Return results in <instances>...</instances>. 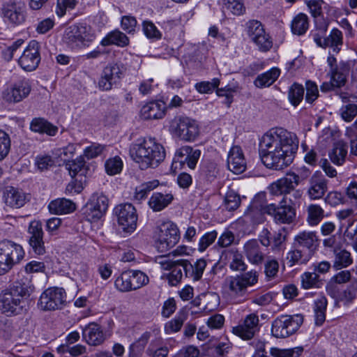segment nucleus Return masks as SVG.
I'll list each match as a JSON object with an SVG mask.
<instances>
[{
	"mask_svg": "<svg viewBox=\"0 0 357 357\" xmlns=\"http://www.w3.org/2000/svg\"><path fill=\"white\" fill-rule=\"evenodd\" d=\"M31 86L26 80H21L8 88L3 93V99L8 102H19L28 96Z\"/></svg>",
	"mask_w": 357,
	"mask_h": 357,
	"instance_id": "obj_22",
	"label": "nucleus"
},
{
	"mask_svg": "<svg viewBox=\"0 0 357 357\" xmlns=\"http://www.w3.org/2000/svg\"><path fill=\"white\" fill-rule=\"evenodd\" d=\"M108 208V199L102 192H94L84 208V215L89 222L99 220Z\"/></svg>",
	"mask_w": 357,
	"mask_h": 357,
	"instance_id": "obj_12",
	"label": "nucleus"
},
{
	"mask_svg": "<svg viewBox=\"0 0 357 357\" xmlns=\"http://www.w3.org/2000/svg\"><path fill=\"white\" fill-rule=\"evenodd\" d=\"M85 162L83 159L79 158L75 160L68 161L65 164V168L68 171L72 178L76 176L84 169Z\"/></svg>",
	"mask_w": 357,
	"mask_h": 357,
	"instance_id": "obj_61",
	"label": "nucleus"
},
{
	"mask_svg": "<svg viewBox=\"0 0 357 357\" xmlns=\"http://www.w3.org/2000/svg\"><path fill=\"white\" fill-rule=\"evenodd\" d=\"M260 146V156L264 165L269 169L281 170L293 162L298 140L295 134L277 128L263 135Z\"/></svg>",
	"mask_w": 357,
	"mask_h": 357,
	"instance_id": "obj_1",
	"label": "nucleus"
},
{
	"mask_svg": "<svg viewBox=\"0 0 357 357\" xmlns=\"http://www.w3.org/2000/svg\"><path fill=\"white\" fill-rule=\"evenodd\" d=\"M40 61L39 44L31 40L18 59V63L22 69L30 72L36 69Z\"/></svg>",
	"mask_w": 357,
	"mask_h": 357,
	"instance_id": "obj_20",
	"label": "nucleus"
},
{
	"mask_svg": "<svg viewBox=\"0 0 357 357\" xmlns=\"http://www.w3.org/2000/svg\"><path fill=\"white\" fill-rule=\"evenodd\" d=\"M166 107L162 101H152L145 104L140 110L141 117L145 120L160 119L165 114Z\"/></svg>",
	"mask_w": 357,
	"mask_h": 357,
	"instance_id": "obj_30",
	"label": "nucleus"
},
{
	"mask_svg": "<svg viewBox=\"0 0 357 357\" xmlns=\"http://www.w3.org/2000/svg\"><path fill=\"white\" fill-rule=\"evenodd\" d=\"M24 255L22 247L10 241L0 242V275L8 273Z\"/></svg>",
	"mask_w": 357,
	"mask_h": 357,
	"instance_id": "obj_6",
	"label": "nucleus"
},
{
	"mask_svg": "<svg viewBox=\"0 0 357 357\" xmlns=\"http://www.w3.org/2000/svg\"><path fill=\"white\" fill-rule=\"evenodd\" d=\"M159 264L164 270H169L171 272L167 274V279L169 284L171 286L177 285L183 278L182 266L180 264V259H162Z\"/></svg>",
	"mask_w": 357,
	"mask_h": 357,
	"instance_id": "obj_28",
	"label": "nucleus"
},
{
	"mask_svg": "<svg viewBox=\"0 0 357 357\" xmlns=\"http://www.w3.org/2000/svg\"><path fill=\"white\" fill-rule=\"evenodd\" d=\"M128 274L130 278L133 291L147 284L149 282V277L141 271L128 270Z\"/></svg>",
	"mask_w": 357,
	"mask_h": 357,
	"instance_id": "obj_48",
	"label": "nucleus"
},
{
	"mask_svg": "<svg viewBox=\"0 0 357 357\" xmlns=\"http://www.w3.org/2000/svg\"><path fill=\"white\" fill-rule=\"evenodd\" d=\"M114 213L117 216L119 225L128 233L133 232L137 227V215L131 204H120L115 207Z\"/></svg>",
	"mask_w": 357,
	"mask_h": 357,
	"instance_id": "obj_15",
	"label": "nucleus"
},
{
	"mask_svg": "<svg viewBox=\"0 0 357 357\" xmlns=\"http://www.w3.org/2000/svg\"><path fill=\"white\" fill-rule=\"evenodd\" d=\"M299 182L298 175L294 172L288 173L284 177L273 183L269 187V190L273 195H283L287 200V195L295 190Z\"/></svg>",
	"mask_w": 357,
	"mask_h": 357,
	"instance_id": "obj_19",
	"label": "nucleus"
},
{
	"mask_svg": "<svg viewBox=\"0 0 357 357\" xmlns=\"http://www.w3.org/2000/svg\"><path fill=\"white\" fill-rule=\"evenodd\" d=\"M171 128L178 137L186 142L195 140L199 133L197 123L188 117L175 119L172 123Z\"/></svg>",
	"mask_w": 357,
	"mask_h": 357,
	"instance_id": "obj_10",
	"label": "nucleus"
},
{
	"mask_svg": "<svg viewBox=\"0 0 357 357\" xmlns=\"http://www.w3.org/2000/svg\"><path fill=\"white\" fill-rule=\"evenodd\" d=\"M48 208L51 213L62 215L73 213L76 208V205L70 199L59 198L52 201L48 205Z\"/></svg>",
	"mask_w": 357,
	"mask_h": 357,
	"instance_id": "obj_32",
	"label": "nucleus"
},
{
	"mask_svg": "<svg viewBox=\"0 0 357 357\" xmlns=\"http://www.w3.org/2000/svg\"><path fill=\"white\" fill-rule=\"evenodd\" d=\"M100 44L102 46L116 45L119 47H126L129 44V38L123 32L115 30L108 33L102 40Z\"/></svg>",
	"mask_w": 357,
	"mask_h": 357,
	"instance_id": "obj_37",
	"label": "nucleus"
},
{
	"mask_svg": "<svg viewBox=\"0 0 357 357\" xmlns=\"http://www.w3.org/2000/svg\"><path fill=\"white\" fill-rule=\"evenodd\" d=\"M105 167L109 175L113 176L119 174L123 169V161L119 156L110 158L105 161Z\"/></svg>",
	"mask_w": 357,
	"mask_h": 357,
	"instance_id": "obj_53",
	"label": "nucleus"
},
{
	"mask_svg": "<svg viewBox=\"0 0 357 357\" xmlns=\"http://www.w3.org/2000/svg\"><path fill=\"white\" fill-rule=\"evenodd\" d=\"M34 289L29 276L20 277L0 293V310L7 316L20 314L23 310L24 298L29 297Z\"/></svg>",
	"mask_w": 357,
	"mask_h": 357,
	"instance_id": "obj_2",
	"label": "nucleus"
},
{
	"mask_svg": "<svg viewBox=\"0 0 357 357\" xmlns=\"http://www.w3.org/2000/svg\"><path fill=\"white\" fill-rule=\"evenodd\" d=\"M304 95V88L301 84L294 83L289 88L288 98L291 103L296 107L302 101Z\"/></svg>",
	"mask_w": 357,
	"mask_h": 357,
	"instance_id": "obj_52",
	"label": "nucleus"
},
{
	"mask_svg": "<svg viewBox=\"0 0 357 357\" xmlns=\"http://www.w3.org/2000/svg\"><path fill=\"white\" fill-rule=\"evenodd\" d=\"M106 149V146L98 143H92L84 149L83 155L88 160L95 158L100 155Z\"/></svg>",
	"mask_w": 357,
	"mask_h": 357,
	"instance_id": "obj_55",
	"label": "nucleus"
},
{
	"mask_svg": "<svg viewBox=\"0 0 357 357\" xmlns=\"http://www.w3.org/2000/svg\"><path fill=\"white\" fill-rule=\"evenodd\" d=\"M220 79L218 78H214L211 82H200L195 84V87L196 90L200 93H210L218 87L220 84Z\"/></svg>",
	"mask_w": 357,
	"mask_h": 357,
	"instance_id": "obj_59",
	"label": "nucleus"
},
{
	"mask_svg": "<svg viewBox=\"0 0 357 357\" xmlns=\"http://www.w3.org/2000/svg\"><path fill=\"white\" fill-rule=\"evenodd\" d=\"M123 67L118 63L108 64L102 70L98 82L99 89L102 91H109L114 85H116L123 75Z\"/></svg>",
	"mask_w": 357,
	"mask_h": 357,
	"instance_id": "obj_17",
	"label": "nucleus"
},
{
	"mask_svg": "<svg viewBox=\"0 0 357 357\" xmlns=\"http://www.w3.org/2000/svg\"><path fill=\"white\" fill-rule=\"evenodd\" d=\"M307 222L311 226L317 225L323 219L324 211L323 208L317 204H310L307 206Z\"/></svg>",
	"mask_w": 357,
	"mask_h": 357,
	"instance_id": "obj_47",
	"label": "nucleus"
},
{
	"mask_svg": "<svg viewBox=\"0 0 357 357\" xmlns=\"http://www.w3.org/2000/svg\"><path fill=\"white\" fill-rule=\"evenodd\" d=\"M314 40L318 46L331 47L333 52L337 53L343 45V35L340 30L334 28L327 37L321 38L319 35H314Z\"/></svg>",
	"mask_w": 357,
	"mask_h": 357,
	"instance_id": "obj_24",
	"label": "nucleus"
},
{
	"mask_svg": "<svg viewBox=\"0 0 357 357\" xmlns=\"http://www.w3.org/2000/svg\"><path fill=\"white\" fill-rule=\"evenodd\" d=\"M155 238V246L158 251L165 252L178 242L179 230L172 221L162 222L158 226Z\"/></svg>",
	"mask_w": 357,
	"mask_h": 357,
	"instance_id": "obj_5",
	"label": "nucleus"
},
{
	"mask_svg": "<svg viewBox=\"0 0 357 357\" xmlns=\"http://www.w3.org/2000/svg\"><path fill=\"white\" fill-rule=\"evenodd\" d=\"M303 321V318L300 314L281 315L273 321L271 333L277 338L287 337L297 331Z\"/></svg>",
	"mask_w": 357,
	"mask_h": 357,
	"instance_id": "obj_8",
	"label": "nucleus"
},
{
	"mask_svg": "<svg viewBox=\"0 0 357 357\" xmlns=\"http://www.w3.org/2000/svg\"><path fill=\"white\" fill-rule=\"evenodd\" d=\"M327 307V299L325 296H319L314 303V311L315 324L321 326L326 319V310Z\"/></svg>",
	"mask_w": 357,
	"mask_h": 357,
	"instance_id": "obj_42",
	"label": "nucleus"
},
{
	"mask_svg": "<svg viewBox=\"0 0 357 357\" xmlns=\"http://www.w3.org/2000/svg\"><path fill=\"white\" fill-rule=\"evenodd\" d=\"M265 29L262 23L257 20H250L245 24V31L252 41L258 36L264 33Z\"/></svg>",
	"mask_w": 357,
	"mask_h": 357,
	"instance_id": "obj_46",
	"label": "nucleus"
},
{
	"mask_svg": "<svg viewBox=\"0 0 357 357\" xmlns=\"http://www.w3.org/2000/svg\"><path fill=\"white\" fill-rule=\"evenodd\" d=\"M30 128L33 132L46 133L50 136H54L58 131L57 127L40 118L33 119Z\"/></svg>",
	"mask_w": 357,
	"mask_h": 357,
	"instance_id": "obj_38",
	"label": "nucleus"
},
{
	"mask_svg": "<svg viewBox=\"0 0 357 357\" xmlns=\"http://www.w3.org/2000/svg\"><path fill=\"white\" fill-rule=\"evenodd\" d=\"M318 238L313 231H302L298 234L294 240V247L298 248L303 252H310V255L312 257L314 252L317 246Z\"/></svg>",
	"mask_w": 357,
	"mask_h": 357,
	"instance_id": "obj_25",
	"label": "nucleus"
},
{
	"mask_svg": "<svg viewBox=\"0 0 357 357\" xmlns=\"http://www.w3.org/2000/svg\"><path fill=\"white\" fill-rule=\"evenodd\" d=\"M3 200L7 206L20 208L26 202L27 198L24 192L12 186L6 187L3 192Z\"/></svg>",
	"mask_w": 357,
	"mask_h": 357,
	"instance_id": "obj_27",
	"label": "nucleus"
},
{
	"mask_svg": "<svg viewBox=\"0 0 357 357\" xmlns=\"http://www.w3.org/2000/svg\"><path fill=\"white\" fill-rule=\"evenodd\" d=\"M82 338L89 345L97 346L101 344L105 340L104 333L101 327L91 322L82 327Z\"/></svg>",
	"mask_w": 357,
	"mask_h": 357,
	"instance_id": "obj_29",
	"label": "nucleus"
},
{
	"mask_svg": "<svg viewBox=\"0 0 357 357\" xmlns=\"http://www.w3.org/2000/svg\"><path fill=\"white\" fill-rule=\"evenodd\" d=\"M218 174L219 168L215 162H206L200 169L199 178L211 183L217 178Z\"/></svg>",
	"mask_w": 357,
	"mask_h": 357,
	"instance_id": "obj_40",
	"label": "nucleus"
},
{
	"mask_svg": "<svg viewBox=\"0 0 357 357\" xmlns=\"http://www.w3.org/2000/svg\"><path fill=\"white\" fill-rule=\"evenodd\" d=\"M180 264L184 271L185 278L193 282L199 281L207 266V261L204 258H199L193 261L188 259H180Z\"/></svg>",
	"mask_w": 357,
	"mask_h": 357,
	"instance_id": "obj_21",
	"label": "nucleus"
},
{
	"mask_svg": "<svg viewBox=\"0 0 357 357\" xmlns=\"http://www.w3.org/2000/svg\"><path fill=\"white\" fill-rule=\"evenodd\" d=\"M28 243L34 254L43 255L45 253V242L43 241V230L39 221H31L27 229Z\"/></svg>",
	"mask_w": 357,
	"mask_h": 357,
	"instance_id": "obj_18",
	"label": "nucleus"
},
{
	"mask_svg": "<svg viewBox=\"0 0 357 357\" xmlns=\"http://www.w3.org/2000/svg\"><path fill=\"white\" fill-rule=\"evenodd\" d=\"M324 3L323 0H310L306 1L307 6L314 19L323 15L322 5Z\"/></svg>",
	"mask_w": 357,
	"mask_h": 357,
	"instance_id": "obj_63",
	"label": "nucleus"
},
{
	"mask_svg": "<svg viewBox=\"0 0 357 357\" xmlns=\"http://www.w3.org/2000/svg\"><path fill=\"white\" fill-rule=\"evenodd\" d=\"M11 141L10 136L5 131L0 130V161L3 160L10 149Z\"/></svg>",
	"mask_w": 357,
	"mask_h": 357,
	"instance_id": "obj_57",
	"label": "nucleus"
},
{
	"mask_svg": "<svg viewBox=\"0 0 357 357\" xmlns=\"http://www.w3.org/2000/svg\"><path fill=\"white\" fill-rule=\"evenodd\" d=\"M151 333L149 332L144 333L141 337L135 342L130 344L129 348L130 357L142 356L146 345L150 338Z\"/></svg>",
	"mask_w": 357,
	"mask_h": 357,
	"instance_id": "obj_41",
	"label": "nucleus"
},
{
	"mask_svg": "<svg viewBox=\"0 0 357 357\" xmlns=\"http://www.w3.org/2000/svg\"><path fill=\"white\" fill-rule=\"evenodd\" d=\"M309 27L308 17L304 13L298 14L291 22V31L294 34L303 35Z\"/></svg>",
	"mask_w": 357,
	"mask_h": 357,
	"instance_id": "obj_43",
	"label": "nucleus"
},
{
	"mask_svg": "<svg viewBox=\"0 0 357 357\" xmlns=\"http://www.w3.org/2000/svg\"><path fill=\"white\" fill-rule=\"evenodd\" d=\"M199 349L193 346L189 345L183 347L173 357H199Z\"/></svg>",
	"mask_w": 357,
	"mask_h": 357,
	"instance_id": "obj_64",
	"label": "nucleus"
},
{
	"mask_svg": "<svg viewBox=\"0 0 357 357\" xmlns=\"http://www.w3.org/2000/svg\"><path fill=\"white\" fill-rule=\"evenodd\" d=\"M340 114L345 121H351L357 115V105L353 103L342 105L340 109Z\"/></svg>",
	"mask_w": 357,
	"mask_h": 357,
	"instance_id": "obj_60",
	"label": "nucleus"
},
{
	"mask_svg": "<svg viewBox=\"0 0 357 357\" xmlns=\"http://www.w3.org/2000/svg\"><path fill=\"white\" fill-rule=\"evenodd\" d=\"M142 31L145 36L151 40H158L162 38V33L151 20H144L142 23Z\"/></svg>",
	"mask_w": 357,
	"mask_h": 357,
	"instance_id": "obj_49",
	"label": "nucleus"
},
{
	"mask_svg": "<svg viewBox=\"0 0 357 357\" xmlns=\"http://www.w3.org/2000/svg\"><path fill=\"white\" fill-rule=\"evenodd\" d=\"M66 302V294L63 288L50 287L41 294L38 305L43 310L61 309Z\"/></svg>",
	"mask_w": 357,
	"mask_h": 357,
	"instance_id": "obj_11",
	"label": "nucleus"
},
{
	"mask_svg": "<svg viewBox=\"0 0 357 357\" xmlns=\"http://www.w3.org/2000/svg\"><path fill=\"white\" fill-rule=\"evenodd\" d=\"M174 199L171 193L154 192L150 197L148 204L154 211L158 212L168 206Z\"/></svg>",
	"mask_w": 357,
	"mask_h": 357,
	"instance_id": "obj_33",
	"label": "nucleus"
},
{
	"mask_svg": "<svg viewBox=\"0 0 357 357\" xmlns=\"http://www.w3.org/2000/svg\"><path fill=\"white\" fill-rule=\"evenodd\" d=\"M348 153V145L342 140L335 142L328 151V158L331 162L337 166L342 165Z\"/></svg>",
	"mask_w": 357,
	"mask_h": 357,
	"instance_id": "obj_31",
	"label": "nucleus"
},
{
	"mask_svg": "<svg viewBox=\"0 0 357 357\" xmlns=\"http://www.w3.org/2000/svg\"><path fill=\"white\" fill-rule=\"evenodd\" d=\"M259 319L257 314L251 313L245 316L242 323L232 328V333L243 340H252L259 331Z\"/></svg>",
	"mask_w": 357,
	"mask_h": 357,
	"instance_id": "obj_16",
	"label": "nucleus"
},
{
	"mask_svg": "<svg viewBox=\"0 0 357 357\" xmlns=\"http://www.w3.org/2000/svg\"><path fill=\"white\" fill-rule=\"evenodd\" d=\"M307 195L310 199L321 198L328 190V180L319 173H315L309 181Z\"/></svg>",
	"mask_w": 357,
	"mask_h": 357,
	"instance_id": "obj_26",
	"label": "nucleus"
},
{
	"mask_svg": "<svg viewBox=\"0 0 357 357\" xmlns=\"http://www.w3.org/2000/svg\"><path fill=\"white\" fill-rule=\"evenodd\" d=\"M2 15L4 21L11 26H17L24 23L26 19V10L24 3L11 1L3 4Z\"/></svg>",
	"mask_w": 357,
	"mask_h": 357,
	"instance_id": "obj_13",
	"label": "nucleus"
},
{
	"mask_svg": "<svg viewBox=\"0 0 357 357\" xmlns=\"http://www.w3.org/2000/svg\"><path fill=\"white\" fill-rule=\"evenodd\" d=\"M188 318L186 313L180 312L172 320L167 322L165 325V332L167 334H172L179 331L184 322Z\"/></svg>",
	"mask_w": 357,
	"mask_h": 357,
	"instance_id": "obj_44",
	"label": "nucleus"
},
{
	"mask_svg": "<svg viewBox=\"0 0 357 357\" xmlns=\"http://www.w3.org/2000/svg\"><path fill=\"white\" fill-rule=\"evenodd\" d=\"M351 61H341L333 70L332 79L333 81L337 82V86H341L344 84L351 70Z\"/></svg>",
	"mask_w": 357,
	"mask_h": 357,
	"instance_id": "obj_39",
	"label": "nucleus"
},
{
	"mask_svg": "<svg viewBox=\"0 0 357 357\" xmlns=\"http://www.w3.org/2000/svg\"><path fill=\"white\" fill-rule=\"evenodd\" d=\"M241 204L240 196L233 190L227 192L225 199V207L229 211H234Z\"/></svg>",
	"mask_w": 357,
	"mask_h": 357,
	"instance_id": "obj_62",
	"label": "nucleus"
},
{
	"mask_svg": "<svg viewBox=\"0 0 357 357\" xmlns=\"http://www.w3.org/2000/svg\"><path fill=\"white\" fill-rule=\"evenodd\" d=\"M227 167L231 172L236 174L245 171L247 162L240 146H234L231 148L227 156Z\"/></svg>",
	"mask_w": 357,
	"mask_h": 357,
	"instance_id": "obj_23",
	"label": "nucleus"
},
{
	"mask_svg": "<svg viewBox=\"0 0 357 357\" xmlns=\"http://www.w3.org/2000/svg\"><path fill=\"white\" fill-rule=\"evenodd\" d=\"M159 342L158 340L151 341L146 352L153 357H167L169 354V349L166 346L157 347Z\"/></svg>",
	"mask_w": 357,
	"mask_h": 357,
	"instance_id": "obj_56",
	"label": "nucleus"
},
{
	"mask_svg": "<svg viewBox=\"0 0 357 357\" xmlns=\"http://www.w3.org/2000/svg\"><path fill=\"white\" fill-rule=\"evenodd\" d=\"M189 151L190 152V146H185L177 149L175 152L174 157L172 161V165L175 166V168H181L188 159L189 156Z\"/></svg>",
	"mask_w": 357,
	"mask_h": 357,
	"instance_id": "obj_54",
	"label": "nucleus"
},
{
	"mask_svg": "<svg viewBox=\"0 0 357 357\" xmlns=\"http://www.w3.org/2000/svg\"><path fill=\"white\" fill-rule=\"evenodd\" d=\"M218 233L213 230L206 232L199 239L198 243V250L199 252L205 251L217 238Z\"/></svg>",
	"mask_w": 357,
	"mask_h": 357,
	"instance_id": "obj_58",
	"label": "nucleus"
},
{
	"mask_svg": "<svg viewBox=\"0 0 357 357\" xmlns=\"http://www.w3.org/2000/svg\"><path fill=\"white\" fill-rule=\"evenodd\" d=\"M301 286L305 289L319 288L322 284L319 276L315 272H305L301 276Z\"/></svg>",
	"mask_w": 357,
	"mask_h": 357,
	"instance_id": "obj_45",
	"label": "nucleus"
},
{
	"mask_svg": "<svg viewBox=\"0 0 357 357\" xmlns=\"http://www.w3.org/2000/svg\"><path fill=\"white\" fill-rule=\"evenodd\" d=\"M258 278L257 271L251 270L227 278L225 287L231 296H243L247 293L248 287L257 283Z\"/></svg>",
	"mask_w": 357,
	"mask_h": 357,
	"instance_id": "obj_7",
	"label": "nucleus"
},
{
	"mask_svg": "<svg viewBox=\"0 0 357 357\" xmlns=\"http://www.w3.org/2000/svg\"><path fill=\"white\" fill-rule=\"evenodd\" d=\"M114 286L121 292H128L133 291L132 282L128 271H123L115 280Z\"/></svg>",
	"mask_w": 357,
	"mask_h": 357,
	"instance_id": "obj_50",
	"label": "nucleus"
},
{
	"mask_svg": "<svg viewBox=\"0 0 357 357\" xmlns=\"http://www.w3.org/2000/svg\"><path fill=\"white\" fill-rule=\"evenodd\" d=\"M280 75V70L278 68H272L269 70L259 75L254 84L257 88H265L272 85Z\"/></svg>",
	"mask_w": 357,
	"mask_h": 357,
	"instance_id": "obj_34",
	"label": "nucleus"
},
{
	"mask_svg": "<svg viewBox=\"0 0 357 357\" xmlns=\"http://www.w3.org/2000/svg\"><path fill=\"white\" fill-rule=\"evenodd\" d=\"M270 234V231L265 229L262 231V234L260 236V241L251 239L244 244L243 253L251 264L259 265L264 261L265 252L262 246L268 247L271 245Z\"/></svg>",
	"mask_w": 357,
	"mask_h": 357,
	"instance_id": "obj_9",
	"label": "nucleus"
},
{
	"mask_svg": "<svg viewBox=\"0 0 357 357\" xmlns=\"http://www.w3.org/2000/svg\"><path fill=\"white\" fill-rule=\"evenodd\" d=\"M311 257L309 252H305L298 248H294V250L288 252L286 261L287 265L291 267L296 264H306Z\"/></svg>",
	"mask_w": 357,
	"mask_h": 357,
	"instance_id": "obj_36",
	"label": "nucleus"
},
{
	"mask_svg": "<svg viewBox=\"0 0 357 357\" xmlns=\"http://www.w3.org/2000/svg\"><path fill=\"white\" fill-rule=\"evenodd\" d=\"M130 153L142 169L155 167L165 158L163 146L153 138L137 139L131 146Z\"/></svg>",
	"mask_w": 357,
	"mask_h": 357,
	"instance_id": "obj_3",
	"label": "nucleus"
},
{
	"mask_svg": "<svg viewBox=\"0 0 357 357\" xmlns=\"http://www.w3.org/2000/svg\"><path fill=\"white\" fill-rule=\"evenodd\" d=\"M334 255L333 267L336 269L346 268L351 265L353 260L349 252L341 247H335L333 250Z\"/></svg>",
	"mask_w": 357,
	"mask_h": 357,
	"instance_id": "obj_35",
	"label": "nucleus"
},
{
	"mask_svg": "<svg viewBox=\"0 0 357 357\" xmlns=\"http://www.w3.org/2000/svg\"><path fill=\"white\" fill-rule=\"evenodd\" d=\"M291 199L289 202L285 197H282L280 202V206H276L274 204L267 205L264 208V212L273 216L278 223L289 224L295 218L296 212L294 208L290 205Z\"/></svg>",
	"mask_w": 357,
	"mask_h": 357,
	"instance_id": "obj_14",
	"label": "nucleus"
},
{
	"mask_svg": "<svg viewBox=\"0 0 357 357\" xmlns=\"http://www.w3.org/2000/svg\"><path fill=\"white\" fill-rule=\"evenodd\" d=\"M252 42L257 47L260 52H266L269 51L273 47V40L268 33L264 31V33L260 34Z\"/></svg>",
	"mask_w": 357,
	"mask_h": 357,
	"instance_id": "obj_51",
	"label": "nucleus"
},
{
	"mask_svg": "<svg viewBox=\"0 0 357 357\" xmlns=\"http://www.w3.org/2000/svg\"><path fill=\"white\" fill-rule=\"evenodd\" d=\"M94 39L91 27L82 24L67 27L63 36V42L71 49L88 47Z\"/></svg>",
	"mask_w": 357,
	"mask_h": 357,
	"instance_id": "obj_4",
	"label": "nucleus"
}]
</instances>
